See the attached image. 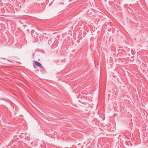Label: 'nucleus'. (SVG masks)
Here are the masks:
<instances>
[{
	"instance_id": "f03ea898",
	"label": "nucleus",
	"mask_w": 148,
	"mask_h": 148,
	"mask_svg": "<svg viewBox=\"0 0 148 148\" xmlns=\"http://www.w3.org/2000/svg\"><path fill=\"white\" fill-rule=\"evenodd\" d=\"M128 145H130V146H132V144L130 141H129L127 142Z\"/></svg>"
},
{
	"instance_id": "7ed1b4c3",
	"label": "nucleus",
	"mask_w": 148,
	"mask_h": 148,
	"mask_svg": "<svg viewBox=\"0 0 148 148\" xmlns=\"http://www.w3.org/2000/svg\"><path fill=\"white\" fill-rule=\"evenodd\" d=\"M34 68H36L34 66Z\"/></svg>"
},
{
	"instance_id": "f257e3e1",
	"label": "nucleus",
	"mask_w": 148,
	"mask_h": 148,
	"mask_svg": "<svg viewBox=\"0 0 148 148\" xmlns=\"http://www.w3.org/2000/svg\"><path fill=\"white\" fill-rule=\"evenodd\" d=\"M34 63L37 66H38L40 68H42L43 66H42L41 64L38 62L36 61H34Z\"/></svg>"
}]
</instances>
